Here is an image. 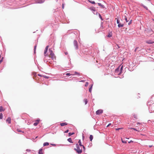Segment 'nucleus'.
I'll use <instances>...</instances> for the list:
<instances>
[{
    "label": "nucleus",
    "instance_id": "33",
    "mask_svg": "<svg viewBox=\"0 0 154 154\" xmlns=\"http://www.w3.org/2000/svg\"><path fill=\"white\" fill-rule=\"evenodd\" d=\"M47 51H48V50H46L45 49V50L44 52V54H45V56H46L45 54L47 53Z\"/></svg>",
    "mask_w": 154,
    "mask_h": 154
},
{
    "label": "nucleus",
    "instance_id": "28",
    "mask_svg": "<svg viewBox=\"0 0 154 154\" xmlns=\"http://www.w3.org/2000/svg\"><path fill=\"white\" fill-rule=\"evenodd\" d=\"M89 2L92 4H95V3L94 1H89Z\"/></svg>",
    "mask_w": 154,
    "mask_h": 154
},
{
    "label": "nucleus",
    "instance_id": "52",
    "mask_svg": "<svg viewBox=\"0 0 154 154\" xmlns=\"http://www.w3.org/2000/svg\"><path fill=\"white\" fill-rule=\"evenodd\" d=\"M51 145H53V146H55V144H51Z\"/></svg>",
    "mask_w": 154,
    "mask_h": 154
},
{
    "label": "nucleus",
    "instance_id": "24",
    "mask_svg": "<svg viewBox=\"0 0 154 154\" xmlns=\"http://www.w3.org/2000/svg\"><path fill=\"white\" fill-rule=\"evenodd\" d=\"M108 37H110L112 36V34L111 33H109L107 35Z\"/></svg>",
    "mask_w": 154,
    "mask_h": 154
},
{
    "label": "nucleus",
    "instance_id": "38",
    "mask_svg": "<svg viewBox=\"0 0 154 154\" xmlns=\"http://www.w3.org/2000/svg\"><path fill=\"white\" fill-rule=\"evenodd\" d=\"M91 10H92L93 11H95V8H92L91 9Z\"/></svg>",
    "mask_w": 154,
    "mask_h": 154
},
{
    "label": "nucleus",
    "instance_id": "4",
    "mask_svg": "<svg viewBox=\"0 0 154 154\" xmlns=\"http://www.w3.org/2000/svg\"><path fill=\"white\" fill-rule=\"evenodd\" d=\"M103 111L101 109H99L97 110L96 112V114L97 115H100L103 113Z\"/></svg>",
    "mask_w": 154,
    "mask_h": 154
},
{
    "label": "nucleus",
    "instance_id": "41",
    "mask_svg": "<svg viewBox=\"0 0 154 154\" xmlns=\"http://www.w3.org/2000/svg\"><path fill=\"white\" fill-rule=\"evenodd\" d=\"M36 46L35 45V47H34V52H35V50H36Z\"/></svg>",
    "mask_w": 154,
    "mask_h": 154
},
{
    "label": "nucleus",
    "instance_id": "50",
    "mask_svg": "<svg viewBox=\"0 0 154 154\" xmlns=\"http://www.w3.org/2000/svg\"><path fill=\"white\" fill-rule=\"evenodd\" d=\"M131 142H133V141H132V140H131V141H130L129 142H128V143H131Z\"/></svg>",
    "mask_w": 154,
    "mask_h": 154
},
{
    "label": "nucleus",
    "instance_id": "44",
    "mask_svg": "<svg viewBox=\"0 0 154 154\" xmlns=\"http://www.w3.org/2000/svg\"><path fill=\"white\" fill-rule=\"evenodd\" d=\"M121 128H116V130H119L120 129H121Z\"/></svg>",
    "mask_w": 154,
    "mask_h": 154
},
{
    "label": "nucleus",
    "instance_id": "47",
    "mask_svg": "<svg viewBox=\"0 0 154 154\" xmlns=\"http://www.w3.org/2000/svg\"><path fill=\"white\" fill-rule=\"evenodd\" d=\"M131 22H130V21H129V22H128V25H130V24H131Z\"/></svg>",
    "mask_w": 154,
    "mask_h": 154
},
{
    "label": "nucleus",
    "instance_id": "42",
    "mask_svg": "<svg viewBox=\"0 0 154 154\" xmlns=\"http://www.w3.org/2000/svg\"><path fill=\"white\" fill-rule=\"evenodd\" d=\"M17 131L18 132H22L19 129H17Z\"/></svg>",
    "mask_w": 154,
    "mask_h": 154
},
{
    "label": "nucleus",
    "instance_id": "17",
    "mask_svg": "<svg viewBox=\"0 0 154 154\" xmlns=\"http://www.w3.org/2000/svg\"><path fill=\"white\" fill-rule=\"evenodd\" d=\"M93 137L92 135H90L89 138H90L91 141L93 139Z\"/></svg>",
    "mask_w": 154,
    "mask_h": 154
},
{
    "label": "nucleus",
    "instance_id": "21",
    "mask_svg": "<svg viewBox=\"0 0 154 154\" xmlns=\"http://www.w3.org/2000/svg\"><path fill=\"white\" fill-rule=\"evenodd\" d=\"M122 68H123V66H122L121 67V68H120V72L118 74L119 75H120L121 74V72H122Z\"/></svg>",
    "mask_w": 154,
    "mask_h": 154
},
{
    "label": "nucleus",
    "instance_id": "35",
    "mask_svg": "<svg viewBox=\"0 0 154 154\" xmlns=\"http://www.w3.org/2000/svg\"><path fill=\"white\" fill-rule=\"evenodd\" d=\"M88 82H86L85 84V86H86V87L87 86H88Z\"/></svg>",
    "mask_w": 154,
    "mask_h": 154
},
{
    "label": "nucleus",
    "instance_id": "7",
    "mask_svg": "<svg viewBox=\"0 0 154 154\" xmlns=\"http://www.w3.org/2000/svg\"><path fill=\"white\" fill-rule=\"evenodd\" d=\"M39 122V120H37L36 121V122L34 123L33 125L34 126H36L38 124Z\"/></svg>",
    "mask_w": 154,
    "mask_h": 154
},
{
    "label": "nucleus",
    "instance_id": "20",
    "mask_svg": "<svg viewBox=\"0 0 154 154\" xmlns=\"http://www.w3.org/2000/svg\"><path fill=\"white\" fill-rule=\"evenodd\" d=\"M130 129H133L135 131H139L137 130L136 128H130Z\"/></svg>",
    "mask_w": 154,
    "mask_h": 154
},
{
    "label": "nucleus",
    "instance_id": "55",
    "mask_svg": "<svg viewBox=\"0 0 154 154\" xmlns=\"http://www.w3.org/2000/svg\"><path fill=\"white\" fill-rule=\"evenodd\" d=\"M132 20H130V22H132Z\"/></svg>",
    "mask_w": 154,
    "mask_h": 154
},
{
    "label": "nucleus",
    "instance_id": "43",
    "mask_svg": "<svg viewBox=\"0 0 154 154\" xmlns=\"http://www.w3.org/2000/svg\"><path fill=\"white\" fill-rule=\"evenodd\" d=\"M38 75L39 76H41V77H43V75H42L39 74H38Z\"/></svg>",
    "mask_w": 154,
    "mask_h": 154
},
{
    "label": "nucleus",
    "instance_id": "25",
    "mask_svg": "<svg viewBox=\"0 0 154 154\" xmlns=\"http://www.w3.org/2000/svg\"><path fill=\"white\" fill-rule=\"evenodd\" d=\"M66 75H74V74H70L69 73H66Z\"/></svg>",
    "mask_w": 154,
    "mask_h": 154
},
{
    "label": "nucleus",
    "instance_id": "2",
    "mask_svg": "<svg viewBox=\"0 0 154 154\" xmlns=\"http://www.w3.org/2000/svg\"><path fill=\"white\" fill-rule=\"evenodd\" d=\"M49 51L50 52V54L49 55V57H51L52 60L55 59L56 57L52 51L50 49H49Z\"/></svg>",
    "mask_w": 154,
    "mask_h": 154
},
{
    "label": "nucleus",
    "instance_id": "18",
    "mask_svg": "<svg viewBox=\"0 0 154 154\" xmlns=\"http://www.w3.org/2000/svg\"><path fill=\"white\" fill-rule=\"evenodd\" d=\"M49 143L48 142H45L44 143L43 145L44 146H48L49 145Z\"/></svg>",
    "mask_w": 154,
    "mask_h": 154
},
{
    "label": "nucleus",
    "instance_id": "54",
    "mask_svg": "<svg viewBox=\"0 0 154 154\" xmlns=\"http://www.w3.org/2000/svg\"><path fill=\"white\" fill-rule=\"evenodd\" d=\"M63 5V7H62L63 8L64 6H63V5Z\"/></svg>",
    "mask_w": 154,
    "mask_h": 154
},
{
    "label": "nucleus",
    "instance_id": "27",
    "mask_svg": "<svg viewBox=\"0 0 154 154\" xmlns=\"http://www.w3.org/2000/svg\"><path fill=\"white\" fill-rule=\"evenodd\" d=\"M74 134V133H69V136H70L73 134Z\"/></svg>",
    "mask_w": 154,
    "mask_h": 154
},
{
    "label": "nucleus",
    "instance_id": "36",
    "mask_svg": "<svg viewBox=\"0 0 154 154\" xmlns=\"http://www.w3.org/2000/svg\"><path fill=\"white\" fill-rule=\"evenodd\" d=\"M134 118H135V119H137V116L136 115H134Z\"/></svg>",
    "mask_w": 154,
    "mask_h": 154
},
{
    "label": "nucleus",
    "instance_id": "14",
    "mask_svg": "<svg viewBox=\"0 0 154 154\" xmlns=\"http://www.w3.org/2000/svg\"><path fill=\"white\" fill-rule=\"evenodd\" d=\"M68 141L70 143H73V142L72 141V139L71 138H70L68 139Z\"/></svg>",
    "mask_w": 154,
    "mask_h": 154
},
{
    "label": "nucleus",
    "instance_id": "34",
    "mask_svg": "<svg viewBox=\"0 0 154 154\" xmlns=\"http://www.w3.org/2000/svg\"><path fill=\"white\" fill-rule=\"evenodd\" d=\"M74 74V75H79V73L75 72V74Z\"/></svg>",
    "mask_w": 154,
    "mask_h": 154
},
{
    "label": "nucleus",
    "instance_id": "5",
    "mask_svg": "<svg viewBox=\"0 0 154 154\" xmlns=\"http://www.w3.org/2000/svg\"><path fill=\"white\" fill-rule=\"evenodd\" d=\"M146 43L148 44H152L154 43V42L151 40H149L146 41Z\"/></svg>",
    "mask_w": 154,
    "mask_h": 154
},
{
    "label": "nucleus",
    "instance_id": "1",
    "mask_svg": "<svg viewBox=\"0 0 154 154\" xmlns=\"http://www.w3.org/2000/svg\"><path fill=\"white\" fill-rule=\"evenodd\" d=\"M76 148H75L74 150L76 151V152L78 154L81 153L82 152V147H80L81 148H80L77 143L76 144Z\"/></svg>",
    "mask_w": 154,
    "mask_h": 154
},
{
    "label": "nucleus",
    "instance_id": "30",
    "mask_svg": "<svg viewBox=\"0 0 154 154\" xmlns=\"http://www.w3.org/2000/svg\"><path fill=\"white\" fill-rule=\"evenodd\" d=\"M122 142L123 143H127V142L126 141H125L124 140H123L122 139Z\"/></svg>",
    "mask_w": 154,
    "mask_h": 154
},
{
    "label": "nucleus",
    "instance_id": "48",
    "mask_svg": "<svg viewBox=\"0 0 154 154\" xmlns=\"http://www.w3.org/2000/svg\"><path fill=\"white\" fill-rule=\"evenodd\" d=\"M111 124V123H109V124L107 126V127H108V126H110Z\"/></svg>",
    "mask_w": 154,
    "mask_h": 154
},
{
    "label": "nucleus",
    "instance_id": "40",
    "mask_svg": "<svg viewBox=\"0 0 154 154\" xmlns=\"http://www.w3.org/2000/svg\"><path fill=\"white\" fill-rule=\"evenodd\" d=\"M117 23L118 24L119 23V21L118 20V19H117Z\"/></svg>",
    "mask_w": 154,
    "mask_h": 154
},
{
    "label": "nucleus",
    "instance_id": "16",
    "mask_svg": "<svg viewBox=\"0 0 154 154\" xmlns=\"http://www.w3.org/2000/svg\"><path fill=\"white\" fill-rule=\"evenodd\" d=\"M148 31V32L150 33V34H152L153 33H154V32L151 30H149Z\"/></svg>",
    "mask_w": 154,
    "mask_h": 154
},
{
    "label": "nucleus",
    "instance_id": "56",
    "mask_svg": "<svg viewBox=\"0 0 154 154\" xmlns=\"http://www.w3.org/2000/svg\"><path fill=\"white\" fill-rule=\"evenodd\" d=\"M81 82H85V81H82Z\"/></svg>",
    "mask_w": 154,
    "mask_h": 154
},
{
    "label": "nucleus",
    "instance_id": "11",
    "mask_svg": "<svg viewBox=\"0 0 154 154\" xmlns=\"http://www.w3.org/2000/svg\"><path fill=\"white\" fill-rule=\"evenodd\" d=\"M119 67L120 66H119L118 67L116 70H115V72L118 73L119 70Z\"/></svg>",
    "mask_w": 154,
    "mask_h": 154
},
{
    "label": "nucleus",
    "instance_id": "57",
    "mask_svg": "<svg viewBox=\"0 0 154 154\" xmlns=\"http://www.w3.org/2000/svg\"><path fill=\"white\" fill-rule=\"evenodd\" d=\"M65 54H67V53H65Z\"/></svg>",
    "mask_w": 154,
    "mask_h": 154
},
{
    "label": "nucleus",
    "instance_id": "9",
    "mask_svg": "<svg viewBox=\"0 0 154 154\" xmlns=\"http://www.w3.org/2000/svg\"><path fill=\"white\" fill-rule=\"evenodd\" d=\"M98 5L101 7V8H105L104 6L103 5H102L101 4L98 3Z\"/></svg>",
    "mask_w": 154,
    "mask_h": 154
},
{
    "label": "nucleus",
    "instance_id": "23",
    "mask_svg": "<svg viewBox=\"0 0 154 154\" xmlns=\"http://www.w3.org/2000/svg\"><path fill=\"white\" fill-rule=\"evenodd\" d=\"M3 118V115L2 113H0V119H2Z\"/></svg>",
    "mask_w": 154,
    "mask_h": 154
},
{
    "label": "nucleus",
    "instance_id": "46",
    "mask_svg": "<svg viewBox=\"0 0 154 154\" xmlns=\"http://www.w3.org/2000/svg\"><path fill=\"white\" fill-rule=\"evenodd\" d=\"M69 131V130H66V131H65V133H67Z\"/></svg>",
    "mask_w": 154,
    "mask_h": 154
},
{
    "label": "nucleus",
    "instance_id": "10",
    "mask_svg": "<svg viewBox=\"0 0 154 154\" xmlns=\"http://www.w3.org/2000/svg\"><path fill=\"white\" fill-rule=\"evenodd\" d=\"M5 110V109H4L2 106L0 107V112L4 111Z\"/></svg>",
    "mask_w": 154,
    "mask_h": 154
},
{
    "label": "nucleus",
    "instance_id": "53",
    "mask_svg": "<svg viewBox=\"0 0 154 154\" xmlns=\"http://www.w3.org/2000/svg\"><path fill=\"white\" fill-rule=\"evenodd\" d=\"M26 151H30V150H28V149H27Z\"/></svg>",
    "mask_w": 154,
    "mask_h": 154
},
{
    "label": "nucleus",
    "instance_id": "19",
    "mask_svg": "<svg viewBox=\"0 0 154 154\" xmlns=\"http://www.w3.org/2000/svg\"><path fill=\"white\" fill-rule=\"evenodd\" d=\"M37 1L39 3H42L44 2V0H37Z\"/></svg>",
    "mask_w": 154,
    "mask_h": 154
},
{
    "label": "nucleus",
    "instance_id": "32",
    "mask_svg": "<svg viewBox=\"0 0 154 154\" xmlns=\"http://www.w3.org/2000/svg\"><path fill=\"white\" fill-rule=\"evenodd\" d=\"M43 77L45 78L48 79L49 78V77L45 75H43Z\"/></svg>",
    "mask_w": 154,
    "mask_h": 154
},
{
    "label": "nucleus",
    "instance_id": "49",
    "mask_svg": "<svg viewBox=\"0 0 154 154\" xmlns=\"http://www.w3.org/2000/svg\"><path fill=\"white\" fill-rule=\"evenodd\" d=\"M99 17L100 18H101V19L102 18V17L100 14H99Z\"/></svg>",
    "mask_w": 154,
    "mask_h": 154
},
{
    "label": "nucleus",
    "instance_id": "58",
    "mask_svg": "<svg viewBox=\"0 0 154 154\" xmlns=\"http://www.w3.org/2000/svg\"><path fill=\"white\" fill-rule=\"evenodd\" d=\"M37 137H37H37H35V138H37Z\"/></svg>",
    "mask_w": 154,
    "mask_h": 154
},
{
    "label": "nucleus",
    "instance_id": "39",
    "mask_svg": "<svg viewBox=\"0 0 154 154\" xmlns=\"http://www.w3.org/2000/svg\"><path fill=\"white\" fill-rule=\"evenodd\" d=\"M82 147H83V148L84 149V151H85V147L83 145H82Z\"/></svg>",
    "mask_w": 154,
    "mask_h": 154
},
{
    "label": "nucleus",
    "instance_id": "31",
    "mask_svg": "<svg viewBox=\"0 0 154 154\" xmlns=\"http://www.w3.org/2000/svg\"><path fill=\"white\" fill-rule=\"evenodd\" d=\"M92 88V86H91L89 89V91L90 92H91V90Z\"/></svg>",
    "mask_w": 154,
    "mask_h": 154
},
{
    "label": "nucleus",
    "instance_id": "22",
    "mask_svg": "<svg viewBox=\"0 0 154 154\" xmlns=\"http://www.w3.org/2000/svg\"><path fill=\"white\" fill-rule=\"evenodd\" d=\"M84 101L85 102V104H86L87 103L88 101H87V99H85L84 100Z\"/></svg>",
    "mask_w": 154,
    "mask_h": 154
},
{
    "label": "nucleus",
    "instance_id": "45",
    "mask_svg": "<svg viewBox=\"0 0 154 154\" xmlns=\"http://www.w3.org/2000/svg\"><path fill=\"white\" fill-rule=\"evenodd\" d=\"M138 48V47H137L134 50L135 52H136L137 49Z\"/></svg>",
    "mask_w": 154,
    "mask_h": 154
},
{
    "label": "nucleus",
    "instance_id": "12",
    "mask_svg": "<svg viewBox=\"0 0 154 154\" xmlns=\"http://www.w3.org/2000/svg\"><path fill=\"white\" fill-rule=\"evenodd\" d=\"M78 143H79V145L80 146V147H82V144L81 142V140H79L78 141Z\"/></svg>",
    "mask_w": 154,
    "mask_h": 154
},
{
    "label": "nucleus",
    "instance_id": "26",
    "mask_svg": "<svg viewBox=\"0 0 154 154\" xmlns=\"http://www.w3.org/2000/svg\"><path fill=\"white\" fill-rule=\"evenodd\" d=\"M33 78L34 79H35V76H36V73H35V72H33Z\"/></svg>",
    "mask_w": 154,
    "mask_h": 154
},
{
    "label": "nucleus",
    "instance_id": "3",
    "mask_svg": "<svg viewBox=\"0 0 154 154\" xmlns=\"http://www.w3.org/2000/svg\"><path fill=\"white\" fill-rule=\"evenodd\" d=\"M74 45L75 49H77L78 48L77 42L76 41L74 40L73 42Z\"/></svg>",
    "mask_w": 154,
    "mask_h": 154
},
{
    "label": "nucleus",
    "instance_id": "59",
    "mask_svg": "<svg viewBox=\"0 0 154 154\" xmlns=\"http://www.w3.org/2000/svg\"><path fill=\"white\" fill-rule=\"evenodd\" d=\"M139 123H137V124H139Z\"/></svg>",
    "mask_w": 154,
    "mask_h": 154
},
{
    "label": "nucleus",
    "instance_id": "51",
    "mask_svg": "<svg viewBox=\"0 0 154 154\" xmlns=\"http://www.w3.org/2000/svg\"><path fill=\"white\" fill-rule=\"evenodd\" d=\"M152 145L149 146V147H152Z\"/></svg>",
    "mask_w": 154,
    "mask_h": 154
},
{
    "label": "nucleus",
    "instance_id": "13",
    "mask_svg": "<svg viewBox=\"0 0 154 154\" xmlns=\"http://www.w3.org/2000/svg\"><path fill=\"white\" fill-rule=\"evenodd\" d=\"M124 24H123L119 23L118 24V26L119 27H122L123 26Z\"/></svg>",
    "mask_w": 154,
    "mask_h": 154
},
{
    "label": "nucleus",
    "instance_id": "29",
    "mask_svg": "<svg viewBox=\"0 0 154 154\" xmlns=\"http://www.w3.org/2000/svg\"><path fill=\"white\" fill-rule=\"evenodd\" d=\"M125 20L126 21V22H127L128 21V20L127 17H126V16H125Z\"/></svg>",
    "mask_w": 154,
    "mask_h": 154
},
{
    "label": "nucleus",
    "instance_id": "15",
    "mask_svg": "<svg viewBox=\"0 0 154 154\" xmlns=\"http://www.w3.org/2000/svg\"><path fill=\"white\" fill-rule=\"evenodd\" d=\"M39 154H43V152H42V149H40L39 152Z\"/></svg>",
    "mask_w": 154,
    "mask_h": 154
},
{
    "label": "nucleus",
    "instance_id": "8",
    "mask_svg": "<svg viewBox=\"0 0 154 154\" xmlns=\"http://www.w3.org/2000/svg\"><path fill=\"white\" fill-rule=\"evenodd\" d=\"M60 125L61 126H63L67 125V123H62L60 124Z\"/></svg>",
    "mask_w": 154,
    "mask_h": 154
},
{
    "label": "nucleus",
    "instance_id": "37",
    "mask_svg": "<svg viewBox=\"0 0 154 154\" xmlns=\"http://www.w3.org/2000/svg\"><path fill=\"white\" fill-rule=\"evenodd\" d=\"M48 47H49V46L48 45V46H47L46 48H45V49L46 50H48Z\"/></svg>",
    "mask_w": 154,
    "mask_h": 154
},
{
    "label": "nucleus",
    "instance_id": "6",
    "mask_svg": "<svg viewBox=\"0 0 154 154\" xmlns=\"http://www.w3.org/2000/svg\"><path fill=\"white\" fill-rule=\"evenodd\" d=\"M7 122H8L9 124H10L11 123V118L10 117H8L6 120Z\"/></svg>",
    "mask_w": 154,
    "mask_h": 154
}]
</instances>
